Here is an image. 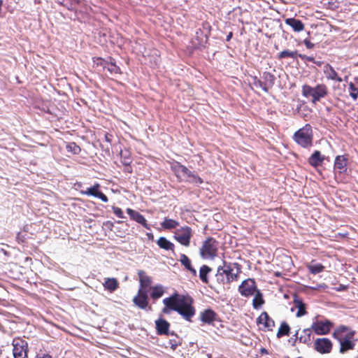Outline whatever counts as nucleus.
Here are the masks:
<instances>
[{
    "instance_id": "obj_39",
    "label": "nucleus",
    "mask_w": 358,
    "mask_h": 358,
    "mask_svg": "<svg viewBox=\"0 0 358 358\" xmlns=\"http://www.w3.org/2000/svg\"><path fill=\"white\" fill-rule=\"evenodd\" d=\"M324 266L322 264H317L309 266V270L311 273L317 274L323 271Z\"/></svg>"
},
{
    "instance_id": "obj_20",
    "label": "nucleus",
    "mask_w": 358,
    "mask_h": 358,
    "mask_svg": "<svg viewBox=\"0 0 358 358\" xmlns=\"http://www.w3.org/2000/svg\"><path fill=\"white\" fill-rule=\"evenodd\" d=\"M294 306L297 308V312L296 313V316L297 317H301L305 315H306V305L303 302V301L299 298L297 296H294Z\"/></svg>"
},
{
    "instance_id": "obj_4",
    "label": "nucleus",
    "mask_w": 358,
    "mask_h": 358,
    "mask_svg": "<svg viewBox=\"0 0 358 358\" xmlns=\"http://www.w3.org/2000/svg\"><path fill=\"white\" fill-rule=\"evenodd\" d=\"M295 142L303 148H308L313 144V129L309 124L297 130L293 136Z\"/></svg>"
},
{
    "instance_id": "obj_1",
    "label": "nucleus",
    "mask_w": 358,
    "mask_h": 358,
    "mask_svg": "<svg viewBox=\"0 0 358 358\" xmlns=\"http://www.w3.org/2000/svg\"><path fill=\"white\" fill-rule=\"evenodd\" d=\"M192 302L193 300L191 298H187L175 292L171 296L163 299L164 308L162 312L169 314L171 310H174L186 320L191 321V318L195 314V308L192 306Z\"/></svg>"
},
{
    "instance_id": "obj_53",
    "label": "nucleus",
    "mask_w": 358,
    "mask_h": 358,
    "mask_svg": "<svg viewBox=\"0 0 358 358\" xmlns=\"http://www.w3.org/2000/svg\"><path fill=\"white\" fill-rule=\"evenodd\" d=\"M313 62V63H315V64L316 65H317L318 66H320L322 65V62H320V61H315V62Z\"/></svg>"
},
{
    "instance_id": "obj_2",
    "label": "nucleus",
    "mask_w": 358,
    "mask_h": 358,
    "mask_svg": "<svg viewBox=\"0 0 358 358\" xmlns=\"http://www.w3.org/2000/svg\"><path fill=\"white\" fill-rule=\"evenodd\" d=\"M348 327L345 326L338 327L333 333V336L340 343V352L345 353L355 348V343L352 341L354 331H348Z\"/></svg>"
},
{
    "instance_id": "obj_28",
    "label": "nucleus",
    "mask_w": 358,
    "mask_h": 358,
    "mask_svg": "<svg viewBox=\"0 0 358 358\" xmlns=\"http://www.w3.org/2000/svg\"><path fill=\"white\" fill-rule=\"evenodd\" d=\"M254 295L255 296L252 301V306L255 309H259L264 303L262 293L260 290L257 289Z\"/></svg>"
},
{
    "instance_id": "obj_5",
    "label": "nucleus",
    "mask_w": 358,
    "mask_h": 358,
    "mask_svg": "<svg viewBox=\"0 0 358 358\" xmlns=\"http://www.w3.org/2000/svg\"><path fill=\"white\" fill-rule=\"evenodd\" d=\"M328 93L327 87L324 84H319L315 87H311L305 85L302 87V94L306 97H312V103H316L322 98L327 96Z\"/></svg>"
},
{
    "instance_id": "obj_14",
    "label": "nucleus",
    "mask_w": 358,
    "mask_h": 358,
    "mask_svg": "<svg viewBox=\"0 0 358 358\" xmlns=\"http://www.w3.org/2000/svg\"><path fill=\"white\" fill-rule=\"evenodd\" d=\"M257 322L258 324H263L264 328L268 331L272 330L273 327L275 326L273 320L269 317L266 312H263L258 317Z\"/></svg>"
},
{
    "instance_id": "obj_25",
    "label": "nucleus",
    "mask_w": 358,
    "mask_h": 358,
    "mask_svg": "<svg viewBox=\"0 0 358 358\" xmlns=\"http://www.w3.org/2000/svg\"><path fill=\"white\" fill-rule=\"evenodd\" d=\"M157 243L160 248L166 250H173L174 249V244L163 236L157 240Z\"/></svg>"
},
{
    "instance_id": "obj_32",
    "label": "nucleus",
    "mask_w": 358,
    "mask_h": 358,
    "mask_svg": "<svg viewBox=\"0 0 358 358\" xmlns=\"http://www.w3.org/2000/svg\"><path fill=\"white\" fill-rule=\"evenodd\" d=\"M101 65H103V69H107L110 74H117L120 71V69L115 63L103 62V63L101 62Z\"/></svg>"
},
{
    "instance_id": "obj_16",
    "label": "nucleus",
    "mask_w": 358,
    "mask_h": 358,
    "mask_svg": "<svg viewBox=\"0 0 358 358\" xmlns=\"http://www.w3.org/2000/svg\"><path fill=\"white\" fill-rule=\"evenodd\" d=\"M157 333L159 335H169L170 324L163 318H159L155 321Z\"/></svg>"
},
{
    "instance_id": "obj_38",
    "label": "nucleus",
    "mask_w": 358,
    "mask_h": 358,
    "mask_svg": "<svg viewBox=\"0 0 358 358\" xmlns=\"http://www.w3.org/2000/svg\"><path fill=\"white\" fill-rule=\"evenodd\" d=\"M349 92L350 97L354 101L357 100L358 98V87H356L352 82L349 83Z\"/></svg>"
},
{
    "instance_id": "obj_37",
    "label": "nucleus",
    "mask_w": 358,
    "mask_h": 358,
    "mask_svg": "<svg viewBox=\"0 0 358 358\" xmlns=\"http://www.w3.org/2000/svg\"><path fill=\"white\" fill-rule=\"evenodd\" d=\"M298 54L299 53L297 52V51H289V50H285L280 52L278 58L282 59L285 57H291L294 59L296 57H298Z\"/></svg>"
},
{
    "instance_id": "obj_50",
    "label": "nucleus",
    "mask_w": 358,
    "mask_h": 358,
    "mask_svg": "<svg viewBox=\"0 0 358 358\" xmlns=\"http://www.w3.org/2000/svg\"><path fill=\"white\" fill-rule=\"evenodd\" d=\"M260 352H261L262 355H267V354H268V350L266 349H265V348H261Z\"/></svg>"
},
{
    "instance_id": "obj_18",
    "label": "nucleus",
    "mask_w": 358,
    "mask_h": 358,
    "mask_svg": "<svg viewBox=\"0 0 358 358\" xmlns=\"http://www.w3.org/2000/svg\"><path fill=\"white\" fill-rule=\"evenodd\" d=\"M285 22L291 27L294 31L300 32L304 29V24L299 19L294 17L286 18Z\"/></svg>"
},
{
    "instance_id": "obj_51",
    "label": "nucleus",
    "mask_w": 358,
    "mask_h": 358,
    "mask_svg": "<svg viewBox=\"0 0 358 358\" xmlns=\"http://www.w3.org/2000/svg\"><path fill=\"white\" fill-rule=\"evenodd\" d=\"M36 358H52V357L48 354H45L42 357H39L38 355H37Z\"/></svg>"
},
{
    "instance_id": "obj_34",
    "label": "nucleus",
    "mask_w": 358,
    "mask_h": 358,
    "mask_svg": "<svg viewBox=\"0 0 358 358\" xmlns=\"http://www.w3.org/2000/svg\"><path fill=\"white\" fill-rule=\"evenodd\" d=\"M134 303L141 309H145L148 305V299L141 298L140 296L136 295L133 299Z\"/></svg>"
},
{
    "instance_id": "obj_44",
    "label": "nucleus",
    "mask_w": 358,
    "mask_h": 358,
    "mask_svg": "<svg viewBox=\"0 0 358 358\" xmlns=\"http://www.w3.org/2000/svg\"><path fill=\"white\" fill-rule=\"evenodd\" d=\"M113 211L114 214L119 218H124V213L122 209L119 207L113 206Z\"/></svg>"
},
{
    "instance_id": "obj_21",
    "label": "nucleus",
    "mask_w": 358,
    "mask_h": 358,
    "mask_svg": "<svg viewBox=\"0 0 358 358\" xmlns=\"http://www.w3.org/2000/svg\"><path fill=\"white\" fill-rule=\"evenodd\" d=\"M103 286L105 289L110 292H113L119 287V282L115 278H106L103 283Z\"/></svg>"
},
{
    "instance_id": "obj_9",
    "label": "nucleus",
    "mask_w": 358,
    "mask_h": 358,
    "mask_svg": "<svg viewBox=\"0 0 358 358\" xmlns=\"http://www.w3.org/2000/svg\"><path fill=\"white\" fill-rule=\"evenodd\" d=\"M192 236V230L188 227H182L175 232L174 238L181 245L188 247Z\"/></svg>"
},
{
    "instance_id": "obj_6",
    "label": "nucleus",
    "mask_w": 358,
    "mask_h": 358,
    "mask_svg": "<svg viewBox=\"0 0 358 358\" xmlns=\"http://www.w3.org/2000/svg\"><path fill=\"white\" fill-rule=\"evenodd\" d=\"M171 168L176 176L181 180H185L195 184H201L203 182L200 177L194 174L186 166L178 162L174 163Z\"/></svg>"
},
{
    "instance_id": "obj_17",
    "label": "nucleus",
    "mask_w": 358,
    "mask_h": 358,
    "mask_svg": "<svg viewBox=\"0 0 358 358\" xmlns=\"http://www.w3.org/2000/svg\"><path fill=\"white\" fill-rule=\"evenodd\" d=\"M347 158L343 155H338L334 162V169L339 173L347 171Z\"/></svg>"
},
{
    "instance_id": "obj_3",
    "label": "nucleus",
    "mask_w": 358,
    "mask_h": 358,
    "mask_svg": "<svg viewBox=\"0 0 358 358\" xmlns=\"http://www.w3.org/2000/svg\"><path fill=\"white\" fill-rule=\"evenodd\" d=\"M238 264H227L224 262L223 266L217 268L215 278L219 284H230L237 280L238 274Z\"/></svg>"
},
{
    "instance_id": "obj_10",
    "label": "nucleus",
    "mask_w": 358,
    "mask_h": 358,
    "mask_svg": "<svg viewBox=\"0 0 358 358\" xmlns=\"http://www.w3.org/2000/svg\"><path fill=\"white\" fill-rule=\"evenodd\" d=\"M257 290L256 282L251 278L243 280L238 287L240 294L245 297L254 295Z\"/></svg>"
},
{
    "instance_id": "obj_29",
    "label": "nucleus",
    "mask_w": 358,
    "mask_h": 358,
    "mask_svg": "<svg viewBox=\"0 0 358 358\" xmlns=\"http://www.w3.org/2000/svg\"><path fill=\"white\" fill-rule=\"evenodd\" d=\"M312 331L311 327L304 329L302 331L303 335L299 336V341L305 344L309 343L311 341Z\"/></svg>"
},
{
    "instance_id": "obj_13",
    "label": "nucleus",
    "mask_w": 358,
    "mask_h": 358,
    "mask_svg": "<svg viewBox=\"0 0 358 358\" xmlns=\"http://www.w3.org/2000/svg\"><path fill=\"white\" fill-rule=\"evenodd\" d=\"M127 213L131 220L141 224L146 229H151L150 225L147 223V220H145L144 216L141 215L140 213L131 208H127Z\"/></svg>"
},
{
    "instance_id": "obj_45",
    "label": "nucleus",
    "mask_w": 358,
    "mask_h": 358,
    "mask_svg": "<svg viewBox=\"0 0 358 358\" xmlns=\"http://www.w3.org/2000/svg\"><path fill=\"white\" fill-rule=\"evenodd\" d=\"M299 329L296 331L295 334L288 340V342L291 343L292 346H294L296 341H299V337L298 336L299 334Z\"/></svg>"
},
{
    "instance_id": "obj_24",
    "label": "nucleus",
    "mask_w": 358,
    "mask_h": 358,
    "mask_svg": "<svg viewBox=\"0 0 358 358\" xmlns=\"http://www.w3.org/2000/svg\"><path fill=\"white\" fill-rule=\"evenodd\" d=\"M140 281V287L149 288L152 283V279L147 275L143 271L138 272Z\"/></svg>"
},
{
    "instance_id": "obj_41",
    "label": "nucleus",
    "mask_w": 358,
    "mask_h": 358,
    "mask_svg": "<svg viewBox=\"0 0 358 358\" xmlns=\"http://www.w3.org/2000/svg\"><path fill=\"white\" fill-rule=\"evenodd\" d=\"M253 85L255 87L261 88L265 92H268V90L266 87V85L264 84V82L259 80L257 77L254 78Z\"/></svg>"
},
{
    "instance_id": "obj_40",
    "label": "nucleus",
    "mask_w": 358,
    "mask_h": 358,
    "mask_svg": "<svg viewBox=\"0 0 358 358\" xmlns=\"http://www.w3.org/2000/svg\"><path fill=\"white\" fill-rule=\"evenodd\" d=\"M66 150L68 152H71L74 154H78L80 151V148L75 143H69L66 145Z\"/></svg>"
},
{
    "instance_id": "obj_46",
    "label": "nucleus",
    "mask_w": 358,
    "mask_h": 358,
    "mask_svg": "<svg viewBox=\"0 0 358 358\" xmlns=\"http://www.w3.org/2000/svg\"><path fill=\"white\" fill-rule=\"evenodd\" d=\"M298 57L304 61L315 62V58L313 57L307 56L302 54H298Z\"/></svg>"
},
{
    "instance_id": "obj_26",
    "label": "nucleus",
    "mask_w": 358,
    "mask_h": 358,
    "mask_svg": "<svg viewBox=\"0 0 358 358\" xmlns=\"http://www.w3.org/2000/svg\"><path fill=\"white\" fill-rule=\"evenodd\" d=\"M212 269L207 265H203L199 270V278L201 280L205 283H208V274L211 272Z\"/></svg>"
},
{
    "instance_id": "obj_11",
    "label": "nucleus",
    "mask_w": 358,
    "mask_h": 358,
    "mask_svg": "<svg viewBox=\"0 0 358 358\" xmlns=\"http://www.w3.org/2000/svg\"><path fill=\"white\" fill-rule=\"evenodd\" d=\"M13 353L14 358H27L28 343L24 340L13 341Z\"/></svg>"
},
{
    "instance_id": "obj_36",
    "label": "nucleus",
    "mask_w": 358,
    "mask_h": 358,
    "mask_svg": "<svg viewBox=\"0 0 358 358\" xmlns=\"http://www.w3.org/2000/svg\"><path fill=\"white\" fill-rule=\"evenodd\" d=\"M99 187L100 185L98 183H96L92 187L87 188V189L85 191H83L82 193L87 196L96 197L98 192H99Z\"/></svg>"
},
{
    "instance_id": "obj_47",
    "label": "nucleus",
    "mask_w": 358,
    "mask_h": 358,
    "mask_svg": "<svg viewBox=\"0 0 358 358\" xmlns=\"http://www.w3.org/2000/svg\"><path fill=\"white\" fill-rule=\"evenodd\" d=\"M303 43L308 49H312L315 47V44L313 43L309 39L306 38L303 40Z\"/></svg>"
},
{
    "instance_id": "obj_27",
    "label": "nucleus",
    "mask_w": 358,
    "mask_h": 358,
    "mask_svg": "<svg viewBox=\"0 0 358 358\" xmlns=\"http://www.w3.org/2000/svg\"><path fill=\"white\" fill-rule=\"evenodd\" d=\"M262 78L264 80V84L266 85V89L268 90L273 86L275 78L273 74L268 72H264L263 73Z\"/></svg>"
},
{
    "instance_id": "obj_55",
    "label": "nucleus",
    "mask_w": 358,
    "mask_h": 358,
    "mask_svg": "<svg viewBox=\"0 0 358 358\" xmlns=\"http://www.w3.org/2000/svg\"><path fill=\"white\" fill-rule=\"evenodd\" d=\"M147 235H148V236L149 238H150V237H151V238H152V237H153V236H152V234H148Z\"/></svg>"
},
{
    "instance_id": "obj_52",
    "label": "nucleus",
    "mask_w": 358,
    "mask_h": 358,
    "mask_svg": "<svg viewBox=\"0 0 358 358\" xmlns=\"http://www.w3.org/2000/svg\"><path fill=\"white\" fill-rule=\"evenodd\" d=\"M232 35H233L232 32H230V33L227 36V41H230V39H231V37H232Z\"/></svg>"
},
{
    "instance_id": "obj_48",
    "label": "nucleus",
    "mask_w": 358,
    "mask_h": 358,
    "mask_svg": "<svg viewBox=\"0 0 358 358\" xmlns=\"http://www.w3.org/2000/svg\"><path fill=\"white\" fill-rule=\"evenodd\" d=\"M96 197L100 199L103 202H107L108 201V197L100 191L98 192Z\"/></svg>"
},
{
    "instance_id": "obj_8",
    "label": "nucleus",
    "mask_w": 358,
    "mask_h": 358,
    "mask_svg": "<svg viewBox=\"0 0 358 358\" xmlns=\"http://www.w3.org/2000/svg\"><path fill=\"white\" fill-rule=\"evenodd\" d=\"M317 317L318 316L315 317L311 329L317 335L328 334L333 327V322L329 320H317Z\"/></svg>"
},
{
    "instance_id": "obj_22",
    "label": "nucleus",
    "mask_w": 358,
    "mask_h": 358,
    "mask_svg": "<svg viewBox=\"0 0 358 358\" xmlns=\"http://www.w3.org/2000/svg\"><path fill=\"white\" fill-rule=\"evenodd\" d=\"M324 157L322 156L321 152L315 150L308 159V163L314 167H317L322 163Z\"/></svg>"
},
{
    "instance_id": "obj_19",
    "label": "nucleus",
    "mask_w": 358,
    "mask_h": 358,
    "mask_svg": "<svg viewBox=\"0 0 358 358\" xmlns=\"http://www.w3.org/2000/svg\"><path fill=\"white\" fill-rule=\"evenodd\" d=\"M324 73L326 78L329 80H336L338 83L342 82V78L338 76L334 69L329 64L324 66Z\"/></svg>"
},
{
    "instance_id": "obj_49",
    "label": "nucleus",
    "mask_w": 358,
    "mask_h": 358,
    "mask_svg": "<svg viewBox=\"0 0 358 358\" xmlns=\"http://www.w3.org/2000/svg\"><path fill=\"white\" fill-rule=\"evenodd\" d=\"M125 168H124V171L128 172V173H131L132 172V169L131 167L130 166V165H127V166H124Z\"/></svg>"
},
{
    "instance_id": "obj_54",
    "label": "nucleus",
    "mask_w": 358,
    "mask_h": 358,
    "mask_svg": "<svg viewBox=\"0 0 358 358\" xmlns=\"http://www.w3.org/2000/svg\"><path fill=\"white\" fill-rule=\"evenodd\" d=\"M106 140L108 142H110V140L109 139V138L108 137V136H107V135L106 136Z\"/></svg>"
},
{
    "instance_id": "obj_23",
    "label": "nucleus",
    "mask_w": 358,
    "mask_h": 358,
    "mask_svg": "<svg viewBox=\"0 0 358 358\" xmlns=\"http://www.w3.org/2000/svg\"><path fill=\"white\" fill-rule=\"evenodd\" d=\"M179 261L194 276H196V271L192 267L191 260L185 254H180Z\"/></svg>"
},
{
    "instance_id": "obj_15",
    "label": "nucleus",
    "mask_w": 358,
    "mask_h": 358,
    "mask_svg": "<svg viewBox=\"0 0 358 358\" xmlns=\"http://www.w3.org/2000/svg\"><path fill=\"white\" fill-rule=\"evenodd\" d=\"M217 313L210 308L206 309L200 313V320L202 322L210 324L217 320Z\"/></svg>"
},
{
    "instance_id": "obj_57",
    "label": "nucleus",
    "mask_w": 358,
    "mask_h": 358,
    "mask_svg": "<svg viewBox=\"0 0 358 358\" xmlns=\"http://www.w3.org/2000/svg\"><path fill=\"white\" fill-rule=\"evenodd\" d=\"M355 80H358V78H355Z\"/></svg>"
},
{
    "instance_id": "obj_7",
    "label": "nucleus",
    "mask_w": 358,
    "mask_h": 358,
    "mask_svg": "<svg viewBox=\"0 0 358 358\" xmlns=\"http://www.w3.org/2000/svg\"><path fill=\"white\" fill-rule=\"evenodd\" d=\"M218 242L213 238L209 237L205 240L199 250V254L203 259H213L217 254Z\"/></svg>"
},
{
    "instance_id": "obj_33",
    "label": "nucleus",
    "mask_w": 358,
    "mask_h": 358,
    "mask_svg": "<svg viewBox=\"0 0 358 358\" xmlns=\"http://www.w3.org/2000/svg\"><path fill=\"white\" fill-rule=\"evenodd\" d=\"M163 287L161 285H157L152 288L150 296L154 300H156L159 299L163 295Z\"/></svg>"
},
{
    "instance_id": "obj_42",
    "label": "nucleus",
    "mask_w": 358,
    "mask_h": 358,
    "mask_svg": "<svg viewBox=\"0 0 358 358\" xmlns=\"http://www.w3.org/2000/svg\"><path fill=\"white\" fill-rule=\"evenodd\" d=\"M141 296V298H143L145 299H148V288L140 287L138 294Z\"/></svg>"
},
{
    "instance_id": "obj_56",
    "label": "nucleus",
    "mask_w": 358,
    "mask_h": 358,
    "mask_svg": "<svg viewBox=\"0 0 358 358\" xmlns=\"http://www.w3.org/2000/svg\"><path fill=\"white\" fill-rule=\"evenodd\" d=\"M20 236V233H18V234H17V239H18V240H19V236Z\"/></svg>"
},
{
    "instance_id": "obj_35",
    "label": "nucleus",
    "mask_w": 358,
    "mask_h": 358,
    "mask_svg": "<svg viewBox=\"0 0 358 358\" xmlns=\"http://www.w3.org/2000/svg\"><path fill=\"white\" fill-rule=\"evenodd\" d=\"M121 162L124 166L130 165L132 160L131 154L129 150H124L120 152Z\"/></svg>"
},
{
    "instance_id": "obj_31",
    "label": "nucleus",
    "mask_w": 358,
    "mask_h": 358,
    "mask_svg": "<svg viewBox=\"0 0 358 358\" xmlns=\"http://www.w3.org/2000/svg\"><path fill=\"white\" fill-rule=\"evenodd\" d=\"M290 332V327L289 324L286 322H282L280 324V328L278 329V331L277 332V337L278 338L284 336H288Z\"/></svg>"
},
{
    "instance_id": "obj_43",
    "label": "nucleus",
    "mask_w": 358,
    "mask_h": 358,
    "mask_svg": "<svg viewBox=\"0 0 358 358\" xmlns=\"http://www.w3.org/2000/svg\"><path fill=\"white\" fill-rule=\"evenodd\" d=\"M169 343L171 346V348L173 350H176L177 347L180 344L177 336H176L175 338L170 339Z\"/></svg>"
},
{
    "instance_id": "obj_30",
    "label": "nucleus",
    "mask_w": 358,
    "mask_h": 358,
    "mask_svg": "<svg viewBox=\"0 0 358 358\" xmlns=\"http://www.w3.org/2000/svg\"><path fill=\"white\" fill-rule=\"evenodd\" d=\"M179 225L178 222L176 220L165 217L164 221L161 223V226L164 229H172L176 228Z\"/></svg>"
},
{
    "instance_id": "obj_58",
    "label": "nucleus",
    "mask_w": 358,
    "mask_h": 358,
    "mask_svg": "<svg viewBox=\"0 0 358 358\" xmlns=\"http://www.w3.org/2000/svg\"><path fill=\"white\" fill-rule=\"evenodd\" d=\"M357 358H358V355H357Z\"/></svg>"
},
{
    "instance_id": "obj_12",
    "label": "nucleus",
    "mask_w": 358,
    "mask_h": 358,
    "mask_svg": "<svg viewBox=\"0 0 358 358\" xmlns=\"http://www.w3.org/2000/svg\"><path fill=\"white\" fill-rule=\"evenodd\" d=\"M315 349L321 354L329 353L332 349V343L327 338H317L314 343Z\"/></svg>"
}]
</instances>
